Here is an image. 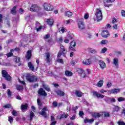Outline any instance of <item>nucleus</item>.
<instances>
[{
	"mask_svg": "<svg viewBox=\"0 0 125 125\" xmlns=\"http://www.w3.org/2000/svg\"><path fill=\"white\" fill-rule=\"evenodd\" d=\"M37 103H38V106H39V107H42V102L41 101L40 99H37Z\"/></svg>",
	"mask_w": 125,
	"mask_h": 125,
	"instance_id": "ea45409f",
	"label": "nucleus"
},
{
	"mask_svg": "<svg viewBox=\"0 0 125 125\" xmlns=\"http://www.w3.org/2000/svg\"><path fill=\"white\" fill-rule=\"evenodd\" d=\"M14 50L18 51V50H20V49L18 48H16L15 49H11L10 51V52L7 54V57H11V56H13V54L12 53V52H13L14 51Z\"/></svg>",
	"mask_w": 125,
	"mask_h": 125,
	"instance_id": "dca6fc26",
	"label": "nucleus"
},
{
	"mask_svg": "<svg viewBox=\"0 0 125 125\" xmlns=\"http://www.w3.org/2000/svg\"><path fill=\"white\" fill-rule=\"evenodd\" d=\"M113 64L115 68H118L119 67V59L115 58L113 60Z\"/></svg>",
	"mask_w": 125,
	"mask_h": 125,
	"instance_id": "9d476101",
	"label": "nucleus"
},
{
	"mask_svg": "<svg viewBox=\"0 0 125 125\" xmlns=\"http://www.w3.org/2000/svg\"><path fill=\"white\" fill-rule=\"evenodd\" d=\"M113 1H115V0H104V4L105 6H107V3H111V2H113Z\"/></svg>",
	"mask_w": 125,
	"mask_h": 125,
	"instance_id": "c756f323",
	"label": "nucleus"
},
{
	"mask_svg": "<svg viewBox=\"0 0 125 125\" xmlns=\"http://www.w3.org/2000/svg\"><path fill=\"white\" fill-rule=\"evenodd\" d=\"M65 16L67 17H71L73 15V13L71 11H66L64 13Z\"/></svg>",
	"mask_w": 125,
	"mask_h": 125,
	"instance_id": "b1692460",
	"label": "nucleus"
},
{
	"mask_svg": "<svg viewBox=\"0 0 125 125\" xmlns=\"http://www.w3.org/2000/svg\"><path fill=\"white\" fill-rule=\"evenodd\" d=\"M106 85L107 87H110V86H112V83L111 82H108Z\"/></svg>",
	"mask_w": 125,
	"mask_h": 125,
	"instance_id": "680f3d73",
	"label": "nucleus"
},
{
	"mask_svg": "<svg viewBox=\"0 0 125 125\" xmlns=\"http://www.w3.org/2000/svg\"><path fill=\"white\" fill-rule=\"evenodd\" d=\"M56 93L59 96H64L65 95V93L61 90H56Z\"/></svg>",
	"mask_w": 125,
	"mask_h": 125,
	"instance_id": "a211bd4d",
	"label": "nucleus"
},
{
	"mask_svg": "<svg viewBox=\"0 0 125 125\" xmlns=\"http://www.w3.org/2000/svg\"><path fill=\"white\" fill-rule=\"evenodd\" d=\"M125 98L124 97H119L118 98V101L119 102H122V101H125Z\"/></svg>",
	"mask_w": 125,
	"mask_h": 125,
	"instance_id": "37998d69",
	"label": "nucleus"
},
{
	"mask_svg": "<svg viewBox=\"0 0 125 125\" xmlns=\"http://www.w3.org/2000/svg\"><path fill=\"white\" fill-rule=\"evenodd\" d=\"M70 40H73V36L70 35V34H68L66 38L64 40V42L65 43H69L70 42Z\"/></svg>",
	"mask_w": 125,
	"mask_h": 125,
	"instance_id": "9b49d317",
	"label": "nucleus"
},
{
	"mask_svg": "<svg viewBox=\"0 0 125 125\" xmlns=\"http://www.w3.org/2000/svg\"><path fill=\"white\" fill-rule=\"evenodd\" d=\"M70 64H71V65H72V66H75V64L76 63H75V61H74L72 60V61H71V62H70Z\"/></svg>",
	"mask_w": 125,
	"mask_h": 125,
	"instance_id": "0e129e2a",
	"label": "nucleus"
},
{
	"mask_svg": "<svg viewBox=\"0 0 125 125\" xmlns=\"http://www.w3.org/2000/svg\"><path fill=\"white\" fill-rule=\"evenodd\" d=\"M27 108H28V104H25L22 105L21 106V109L22 112H25V110H27Z\"/></svg>",
	"mask_w": 125,
	"mask_h": 125,
	"instance_id": "5701e85b",
	"label": "nucleus"
},
{
	"mask_svg": "<svg viewBox=\"0 0 125 125\" xmlns=\"http://www.w3.org/2000/svg\"><path fill=\"white\" fill-rule=\"evenodd\" d=\"M43 7L45 11H53V10H54V6H53V5L48 2L44 3Z\"/></svg>",
	"mask_w": 125,
	"mask_h": 125,
	"instance_id": "f03ea898",
	"label": "nucleus"
},
{
	"mask_svg": "<svg viewBox=\"0 0 125 125\" xmlns=\"http://www.w3.org/2000/svg\"><path fill=\"white\" fill-rule=\"evenodd\" d=\"M12 114L13 116H17V112L15 110H13Z\"/></svg>",
	"mask_w": 125,
	"mask_h": 125,
	"instance_id": "4d7b16f0",
	"label": "nucleus"
},
{
	"mask_svg": "<svg viewBox=\"0 0 125 125\" xmlns=\"http://www.w3.org/2000/svg\"><path fill=\"white\" fill-rule=\"evenodd\" d=\"M17 89L18 90H23L24 88L23 87V86L18 85L17 86Z\"/></svg>",
	"mask_w": 125,
	"mask_h": 125,
	"instance_id": "58836bf2",
	"label": "nucleus"
},
{
	"mask_svg": "<svg viewBox=\"0 0 125 125\" xmlns=\"http://www.w3.org/2000/svg\"><path fill=\"white\" fill-rule=\"evenodd\" d=\"M75 94L76 96H77L78 97H82L83 96V94L81 92V91H75Z\"/></svg>",
	"mask_w": 125,
	"mask_h": 125,
	"instance_id": "a878e982",
	"label": "nucleus"
},
{
	"mask_svg": "<svg viewBox=\"0 0 125 125\" xmlns=\"http://www.w3.org/2000/svg\"><path fill=\"white\" fill-rule=\"evenodd\" d=\"M92 93L93 94V96H96L97 98H103L104 97V95H102L101 93H98L96 91H93Z\"/></svg>",
	"mask_w": 125,
	"mask_h": 125,
	"instance_id": "1a4fd4ad",
	"label": "nucleus"
},
{
	"mask_svg": "<svg viewBox=\"0 0 125 125\" xmlns=\"http://www.w3.org/2000/svg\"><path fill=\"white\" fill-rule=\"evenodd\" d=\"M7 94H8L9 97H11L12 93H11L10 90H9V89L7 90Z\"/></svg>",
	"mask_w": 125,
	"mask_h": 125,
	"instance_id": "3c124183",
	"label": "nucleus"
},
{
	"mask_svg": "<svg viewBox=\"0 0 125 125\" xmlns=\"http://www.w3.org/2000/svg\"><path fill=\"white\" fill-rule=\"evenodd\" d=\"M102 18H103L102 10H101V9H97L94 19L95 21H97V22H99V21H101V20H102Z\"/></svg>",
	"mask_w": 125,
	"mask_h": 125,
	"instance_id": "f257e3e1",
	"label": "nucleus"
},
{
	"mask_svg": "<svg viewBox=\"0 0 125 125\" xmlns=\"http://www.w3.org/2000/svg\"><path fill=\"white\" fill-rule=\"evenodd\" d=\"M120 110V107L118 106H115L113 108V112H118Z\"/></svg>",
	"mask_w": 125,
	"mask_h": 125,
	"instance_id": "a19ab883",
	"label": "nucleus"
},
{
	"mask_svg": "<svg viewBox=\"0 0 125 125\" xmlns=\"http://www.w3.org/2000/svg\"><path fill=\"white\" fill-rule=\"evenodd\" d=\"M97 60V57L96 56H94L91 59H85L82 61V63L83 65H86L88 66L92 63V61H96Z\"/></svg>",
	"mask_w": 125,
	"mask_h": 125,
	"instance_id": "7ed1b4c3",
	"label": "nucleus"
},
{
	"mask_svg": "<svg viewBox=\"0 0 125 125\" xmlns=\"http://www.w3.org/2000/svg\"><path fill=\"white\" fill-rule=\"evenodd\" d=\"M46 57L47 63H49V62H50V59L49 58V57H50V55L49 54V53H46Z\"/></svg>",
	"mask_w": 125,
	"mask_h": 125,
	"instance_id": "7c9ffc66",
	"label": "nucleus"
},
{
	"mask_svg": "<svg viewBox=\"0 0 125 125\" xmlns=\"http://www.w3.org/2000/svg\"><path fill=\"white\" fill-rule=\"evenodd\" d=\"M16 8H17L16 6H14L12 8L11 10V13H12V14H16Z\"/></svg>",
	"mask_w": 125,
	"mask_h": 125,
	"instance_id": "4c0bfd02",
	"label": "nucleus"
},
{
	"mask_svg": "<svg viewBox=\"0 0 125 125\" xmlns=\"http://www.w3.org/2000/svg\"><path fill=\"white\" fill-rule=\"evenodd\" d=\"M101 44H107L108 43V41L104 40L101 42Z\"/></svg>",
	"mask_w": 125,
	"mask_h": 125,
	"instance_id": "a18cd8bd",
	"label": "nucleus"
},
{
	"mask_svg": "<svg viewBox=\"0 0 125 125\" xmlns=\"http://www.w3.org/2000/svg\"><path fill=\"white\" fill-rule=\"evenodd\" d=\"M118 124L119 125H125V123L123 122H121V121H119L118 122Z\"/></svg>",
	"mask_w": 125,
	"mask_h": 125,
	"instance_id": "052dcab7",
	"label": "nucleus"
},
{
	"mask_svg": "<svg viewBox=\"0 0 125 125\" xmlns=\"http://www.w3.org/2000/svg\"><path fill=\"white\" fill-rule=\"evenodd\" d=\"M26 79L29 82V83H34L38 81V78L35 75H27L26 77Z\"/></svg>",
	"mask_w": 125,
	"mask_h": 125,
	"instance_id": "39448f33",
	"label": "nucleus"
},
{
	"mask_svg": "<svg viewBox=\"0 0 125 125\" xmlns=\"http://www.w3.org/2000/svg\"><path fill=\"white\" fill-rule=\"evenodd\" d=\"M59 31L61 34H64V33L66 32V28L64 27H61L59 28Z\"/></svg>",
	"mask_w": 125,
	"mask_h": 125,
	"instance_id": "2f4dec72",
	"label": "nucleus"
},
{
	"mask_svg": "<svg viewBox=\"0 0 125 125\" xmlns=\"http://www.w3.org/2000/svg\"><path fill=\"white\" fill-rule=\"evenodd\" d=\"M42 10V7L35 5V11H40Z\"/></svg>",
	"mask_w": 125,
	"mask_h": 125,
	"instance_id": "e433bc0d",
	"label": "nucleus"
},
{
	"mask_svg": "<svg viewBox=\"0 0 125 125\" xmlns=\"http://www.w3.org/2000/svg\"><path fill=\"white\" fill-rule=\"evenodd\" d=\"M2 75L4 78H5L6 81H11V77L9 75L8 73L5 70L2 71Z\"/></svg>",
	"mask_w": 125,
	"mask_h": 125,
	"instance_id": "0eeeda50",
	"label": "nucleus"
},
{
	"mask_svg": "<svg viewBox=\"0 0 125 125\" xmlns=\"http://www.w3.org/2000/svg\"><path fill=\"white\" fill-rule=\"evenodd\" d=\"M48 111V108L47 106H44L41 112H39L40 115H42L44 118H47L48 115L46 114V112Z\"/></svg>",
	"mask_w": 125,
	"mask_h": 125,
	"instance_id": "423d86ee",
	"label": "nucleus"
},
{
	"mask_svg": "<svg viewBox=\"0 0 125 125\" xmlns=\"http://www.w3.org/2000/svg\"><path fill=\"white\" fill-rule=\"evenodd\" d=\"M120 90H121L120 89H113L108 91V92H109L110 94H117V93H119Z\"/></svg>",
	"mask_w": 125,
	"mask_h": 125,
	"instance_id": "4468645a",
	"label": "nucleus"
},
{
	"mask_svg": "<svg viewBox=\"0 0 125 125\" xmlns=\"http://www.w3.org/2000/svg\"><path fill=\"white\" fill-rule=\"evenodd\" d=\"M11 106V105L10 104H8L5 105L4 106V108H10Z\"/></svg>",
	"mask_w": 125,
	"mask_h": 125,
	"instance_id": "69168bd1",
	"label": "nucleus"
},
{
	"mask_svg": "<svg viewBox=\"0 0 125 125\" xmlns=\"http://www.w3.org/2000/svg\"><path fill=\"white\" fill-rule=\"evenodd\" d=\"M89 17V16H88V14H86L84 16V19H86V20L88 19Z\"/></svg>",
	"mask_w": 125,
	"mask_h": 125,
	"instance_id": "bf43d9fd",
	"label": "nucleus"
},
{
	"mask_svg": "<svg viewBox=\"0 0 125 125\" xmlns=\"http://www.w3.org/2000/svg\"><path fill=\"white\" fill-rule=\"evenodd\" d=\"M92 116L93 118H100L102 116V112L100 113L93 112L92 113Z\"/></svg>",
	"mask_w": 125,
	"mask_h": 125,
	"instance_id": "f3484780",
	"label": "nucleus"
},
{
	"mask_svg": "<svg viewBox=\"0 0 125 125\" xmlns=\"http://www.w3.org/2000/svg\"><path fill=\"white\" fill-rule=\"evenodd\" d=\"M105 101L109 102H116V99L115 98H106V99H105Z\"/></svg>",
	"mask_w": 125,
	"mask_h": 125,
	"instance_id": "c85d7f7f",
	"label": "nucleus"
},
{
	"mask_svg": "<svg viewBox=\"0 0 125 125\" xmlns=\"http://www.w3.org/2000/svg\"><path fill=\"white\" fill-rule=\"evenodd\" d=\"M99 64L102 69L106 68V63L103 61H100Z\"/></svg>",
	"mask_w": 125,
	"mask_h": 125,
	"instance_id": "aec40b11",
	"label": "nucleus"
},
{
	"mask_svg": "<svg viewBox=\"0 0 125 125\" xmlns=\"http://www.w3.org/2000/svg\"><path fill=\"white\" fill-rule=\"evenodd\" d=\"M35 116V114L33 112H30V121H32L33 120V117Z\"/></svg>",
	"mask_w": 125,
	"mask_h": 125,
	"instance_id": "c03bdc74",
	"label": "nucleus"
},
{
	"mask_svg": "<svg viewBox=\"0 0 125 125\" xmlns=\"http://www.w3.org/2000/svg\"><path fill=\"white\" fill-rule=\"evenodd\" d=\"M14 61L16 63H19L20 62V58L16 57Z\"/></svg>",
	"mask_w": 125,
	"mask_h": 125,
	"instance_id": "de8ad7c7",
	"label": "nucleus"
},
{
	"mask_svg": "<svg viewBox=\"0 0 125 125\" xmlns=\"http://www.w3.org/2000/svg\"><path fill=\"white\" fill-rule=\"evenodd\" d=\"M78 28L79 30H84L85 29V26L83 21H78Z\"/></svg>",
	"mask_w": 125,
	"mask_h": 125,
	"instance_id": "6e6552de",
	"label": "nucleus"
},
{
	"mask_svg": "<svg viewBox=\"0 0 125 125\" xmlns=\"http://www.w3.org/2000/svg\"><path fill=\"white\" fill-rule=\"evenodd\" d=\"M58 42H63V38L60 37V38H59Z\"/></svg>",
	"mask_w": 125,
	"mask_h": 125,
	"instance_id": "338daca9",
	"label": "nucleus"
},
{
	"mask_svg": "<svg viewBox=\"0 0 125 125\" xmlns=\"http://www.w3.org/2000/svg\"><path fill=\"white\" fill-rule=\"evenodd\" d=\"M84 122L85 124H87V123H89V119L87 118H85L84 120Z\"/></svg>",
	"mask_w": 125,
	"mask_h": 125,
	"instance_id": "13d9d810",
	"label": "nucleus"
},
{
	"mask_svg": "<svg viewBox=\"0 0 125 125\" xmlns=\"http://www.w3.org/2000/svg\"><path fill=\"white\" fill-rule=\"evenodd\" d=\"M104 83V82L103 81V80H100L97 83V86H98V87H102V86H103V83Z\"/></svg>",
	"mask_w": 125,
	"mask_h": 125,
	"instance_id": "bb28decb",
	"label": "nucleus"
},
{
	"mask_svg": "<svg viewBox=\"0 0 125 125\" xmlns=\"http://www.w3.org/2000/svg\"><path fill=\"white\" fill-rule=\"evenodd\" d=\"M122 16H123L124 17H125V11H122Z\"/></svg>",
	"mask_w": 125,
	"mask_h": 125,
	"instance_id": "774afa93",
	"label": "nucleus"
},
{
	"mask_svg": "<svg viewBox=\"0 0 125 125\" xmlns=\"http://www.w3.org/2000/svg\"><path fill=\"white\" fill-rule=\"evenodd\" d=\"M76 71L78 74H79L81 78L82 79H84V78H86L87 77L86 74L84 72V70H83V68H76Z\"/></svg>",
	"mask_w": 125,
	"mask_h": 125,
	"instance_id": "20e7f679",
	"label": "nucleus"
},
{
	"mask_svg": "<svg viewBox=\"0 0 125 125\" xmlns=\"http://www.w3.org/2000/svg\"><path fill=\"white\" fill-rule=\"evenodd\" d=\"M37 26L36 27L37 32H39V31H41L42 29V26H41V24H40V23H37Z\"/></svg>",
	"mask_w": 125,
	"mask_h": 125,
	"instance_id": "473e14b6",
	"label": "nucleus"
},
{
	"mask_svg": "<svg viewBox=\"0 0 125 125\" xmlns=\"http://www.w3.org/2000/svg\"><path fill=\"white\" fill-rule=\"evenodd\" d=\"M68 116H69L68 114H62L60 117H59L58 118L60 120L61 119H63V118H66L67 117H68Z\"/></svg>",
	"mask_w": 125,
	"mask_h": 125,
	"instance_id": "c9c22d12",
	"label": "nucleus"
},
{
	"mask_svg": "<svg viewBox=\"0 0 125 125\" xmlns=\"http://www.w3.org/2000/svg\"><path fill=\"white\" fill-rule=\"evenodd\" d=\"M42 86L44 89L46 90V91H48V92L50 91V88H49L48 85L45 84H43Z\"/></svg>",
	"mask_w": 125,
	"mask_h": 125,
	"instance_id": "cd10ccee",
	"label": "nucleus"
},
{
	"mask_svg": "<svg viewBox=\"0 0 125 125\" xmlns=\"http://www.w3.org/2000/svg\"><path fill=\"white\" fill-rule=\"evenodd\" d=\"M50 35L49 34H46L44 37V39H49Z\"/></svg>",
	"mask_w": 125,
	"mask_h": 125,
	"instance_id": "e2e57ef3",
	"label": "nucleus"
},
{
	"mask_svg": "<svg viewBox=\"0 0 125 125\" xmlns=\"http://www.w3.org/2000/svg\"><path fill=\"white\" fill-rule=\"evenodd\" d=\"M30 11H36V5H33L31 6Z\"/></svg>",
	"mask_w": 125,
	"mask_h": 125,
	"instance_id": "79ce46f5",
	"label": "nucleus"
},
{
	"mask_svg": "<svg viewBox=\"0 0 125 125\" xmlns=\"http://www.w3.org/2000/svg\"><path fill=\"white\" fill-rule=\"evenodd\" d=\"M90 51L91 53H96L97 52V51L94 49H90Z\"/></svg>",
	"mask_w": 125,
	"mask_h": 125,
	"instance_id": "8fccbe9b",
	"label": "nucleus"
},
{
	"mask_svg": "<svg viewBox=\"0 0 125 125\" xmlns=\"http://www.w3.org/2000/svg\"><path fill=\"white\" fill-rule=\"evenodd\" d=\"M8 121H9V123H10L11 124V123H12V122H13V117H12L11 116H9V118H8Z\"/></svg>",
	"mask_w": 125,
	"mask_h": 125,
	"instance_id": "09e8293b",
	"label": "nucleus"
},
{
	"mask_svg": "<svg viewBox=\"0 0 125 125\" xmlns=\"http://www.w3.org/2000/svg\"><path fill=\"white\" fill-rule=\"evenodd\" d=\"M58 62H59V63H62V64H63V63H64V61H63V60L62 59H58Z\"/></svg>",
	"mask_w": 125,
	"mask_h": 125,
	"instance_id": "5fc2aeb1",
	"label": "nucleus"
},
{
	"mask_svg": "<svg viewBox=\"0 0 125 125\" xmlns=\"http://www.w3.org/2000/svg\"><path fill=\"white\" fill-rule=\"evenodd\" d=\"M103 115L104 116V117H109L110 116V113H109V112H102V115Z\"/></svg>",
	"mask_w": 125,
	"mask_h": 125,
	"instance_id": "f704fd0d",
	"label": "nucleus"
},
{
	"mask_svg": "<svg viewBox=\"0 0 125 125\" xmlns=\"http://www.w3.org/2000/svg\"><path fill=\"white\" fill-rule=\"evenodd\" d=\"M31 57H32V51H31V50H29L27 52V54L25 56V58H26V59L29 60V59H31Z\"/></svg>",
	"mask_w": 125,
	"mask_h": 125,
	"instance_id": "6ab92c4d",
	"label": "nucleus"
},
{
	"mask_svg": "<svg viewBox=\"0 0 125 125\" xmlns=\"http://www.w3.org/2000/svg\"><path fill=\"white\" fill-rule=\"evenodd\" d=\"M107 50L108 49L107 48L104 47L102 49L101 52V53H105V52H106Z\"/></svg>",
	"mask_w": 125,
	"mask_h": 125,
	"instance_id": "49530a36",
	"label": "nucleus"
},
{
	"mask_svg": "<svg viewBox=\"0 0 125 125\" xmlns=\"http://www.w3.org/2000/svg\"><path fill=\"white\" fill-rule=\"evenodd\" d=\"M46 22L47 23L48 25H49L50 27H51L52 25H53V23H54V21L52 19H49L47 20Z\"/></svg>",
	"mask_w": 125,
	"mask_h": 125,
	"instance_id": "412c9836",
	"label": "nucleus"
},
{
	"mask_svg": "<svg viewBox=\"0 0 125 125\" xmlns=\"http://www.w3.org/2000/svg\"><path fill=\"white\" fill-rule=\"evenodd\" d=\"M38 93L40 94V95H42V96H47V94L45 91H44V90H43L42 88H40L39 90Z\"/></svg>",
	"mask_w": 125,
	"mask_h": 125,
	"instance_id": "ddd939ff",
	"label": "nucleus"
},
{
	"mask_svg": "<svg viewBox=\"0 0 125 125\" xmlns=\"http://www.w3.org/2000/svg\"><path fill=\"white\" fill-rule=\"evenodd\" d=\"M53 106H54V107H57V102H56V101H54L53 102Z\"/></svg>",
	"mask_w": 125,
	"mask_h": 125,
	"instance_id": "6e6d98bb",
	"label": "nucleus"
},
{
	"mask_svg": "<svg viewBox=\"0 0 125 125\" xmlns=\"http://www.w3.org/2000/svg\"><path fill=\"white\" fill-rule=\"evenodd\" d=\"M28 66L30 70H31V71H35V67H34V65H33V63H32V62H29L28 63Z\"/></svg>",
	"mask_w": 125,
	"mask_h": 125,
	"instance_id": "4be33fe9",
	"label": "nucleus"
},
{
	"mask_svg": "<svg viewBox=\"0 0 125 125\" xmlns=\"http://www.w3.org/2000/svg\"><path fill=\"white\" fill-rule=\"evenodd\" d=\"M109 32L107 30H104L102 33V35L103 38H108L109 37Z\"/></svg>",
	"mask_w": 125,
	"mask_h": 125,
	"instance_id": "2eb2a0df",
	"label": "nucleus"
},
{
	"mask_svg": "<svg viewBox=\"0 0 125 125\" xmlns=\"http://www.w3.org/2000/svg\"><path fill=\"white\" fill-rule=\"evenodd\" d=\"M91 73L90 69L87 68L86 69V73L87 74V75H89Z\"/></svg>",
	"mask_w": 125,
	"mask_h": 125,
	"instance_id": "864d4df0",
	"label": "nucleus"
},
{
	"mask_svg": "<svg viewBox=\"0 0 125 125\" xmlns=\"http://www.w3.org/2000/svg\"><path fill=\"white\" fill-rule=\"evenodd\" d=\"M117 22H118V21H117V20L116 19V18H114L112 19V24H115V23H117Z\"/></svg>",
	"mask_w": 125,
	"mask_h": 125,
	"instance_id": "603ef678",
	"label": "nucleus"
},
{
	"mask_svg": "<svg viewBox=\"0 0 125 125\" xmlns=\"http://www.w3.org/2000/svg\"><path fill=\"white\" fill-rule=\"evenodd\" d=\"M60 47H61V51L59 52L58 53V57H60V56L62 55V53H63V54H65V48L64 47V46H63V45H61Z\"/></svg>",
	"mask_w": 125,
	"mask_h": 125,
	"instance_id": "f8f14e48",
	"label": "nucleus"
},
{
	"mask_svg": "<svg viewBox=\"0 0 125 125\" xmlns=\"http://www.w3.org/2000/svg\"><path fill=\"white\" fill-rule=\"evenodd\" d=\"M65 75L67 76V77H71V76L73 75V73L68 70L65 71Z\"/></svg>",
	"mask_w": 125,
	"mask_h": 125,
	"instance_id": "72a5a7b5",
	"label": "nucleus"
},
{
	"mask_svg": "<svg viewBox=\"0 0 125 125\" xmlns=\"http://www.w3.org/2000/svg\"><path fill=\"white\" fill-rule=\"evenodd\" d=\"M75 46H76V42H75V41H73L70 42L69 49H73V47H75Z\"/></svg>",
	"mask_w": 125,
	"mask_h": 125,
	"instance_id": "393cba45",
	"label": "nucleus"
}]
</instances>
